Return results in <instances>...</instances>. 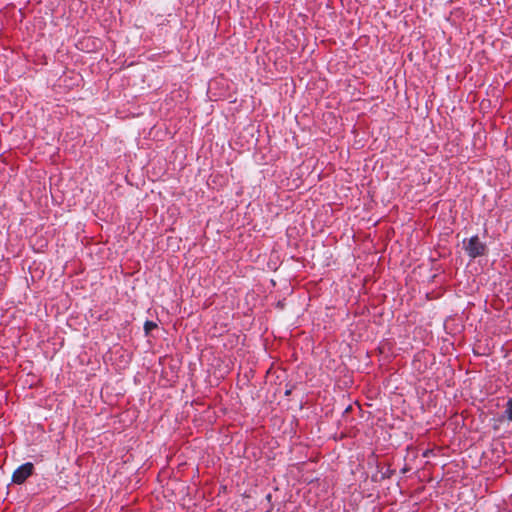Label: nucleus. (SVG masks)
I'll return each instance as SVG.
<instances>
[{"instance_id":"nucleus-3","label":"nucleus","mask_w":512,"mask_h":512,"mask_svg":"<svg viewBox=\"0 0 512 512\" xmlns=\"http://www.w3.org/2000/svg\"><path fill=\"white\" fill-rule=\"evenodd\" d=\"M157 327L156 323L152 321H146L144 324V330L148 334Z\"/></svg>"},{"instance_id":"nucleus-4","label":"nucleus","mask_w":512,"mask_h":512,"mask_svg":"<svg viewBox=\"0 0 512 512\" xmlns=\"http://www.w3.org/2000/svg\"><path fill=\"white\" fill-rule=\"evenodd\" d=\"M505 414L507 418L512 421V399H509L507 402Z\"/></svg>"},{"instance_id":"nucleus-1","label":"nucleus","mask_w":512,"mask_h":512,"mask_svg":"<svg viewBox=\"0 0 512 512\" xmlns=\"http://www.w3.org/2000/svg\"><path fill=\"white\" fill-rule=\"evenodd\" d=\"M464 248L471 258L482 256L486 252V245L480 241L478 236L471 237L467 242L464 241Z\"/></svg>"},{"instance_id":"nucleus-2","label":"nucleus","mask_w":512,"mask_h":512,"mask_svg":"<svg viewBox=\"0 0 512 512\" xmlns=\"http://www.w3.org/2000/svg\"><path fill=\"white\" fill-rule=\"evenodd\" d=\"M34 466L28 462L18 467L12 476V481L15 484H22L32 474Z\"/></svg>"}]
</instances>
